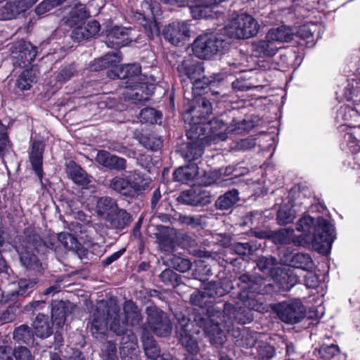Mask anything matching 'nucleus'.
Instances as JSON below:
<instances>
[{
	"instance_id": "nucleus-56",
	"label": "nucleus",
	"mask_w": 360,
	"mask_h": 360,
	"mask_svg": "<svg viewBox=\"0 0 360 360\" xmlns=\"http://www.w3.org/2000/svg\"><path fill=\"white\" fill-rule=\"evenodd\" d=\"M178 277L179 275L175 273L174 271L169 269H167L162 271L160 274V280L165 284L168 285L175 286L178 284Z\"/></svg>"
},
{
	"instance_id": "nucleus-64",
	"label": "nucleus",
	"mask_w": 360,
	"mask_h": 360,
	"mask_svg": "<svg viewBox=\"0 0 360 360\" xmlns=\"http://www.w3.org/2000/svg\"><path fill=\"white\" fill-rule=\"evenodd\" d=\"M103 356L105 360H116L117 359V347L114 342L108 341L105 343Z\"/></svg>"
},
{
	"instance_id": "nucleus-42",
	"label": "nucleus",
	"mask_w": 360,
	"mask_h": 360,
	"mask_svg": "<svg viewBox=\"0 0 360 360\" xmlns=\"http://www.w3.org/2000/svg\"><path fill=\"white\" fill-rule=\"evenodd\" d=\"M146 312L147 314L146 323L151 330H153L160 320L167 316L164 311L154 305L147 307Z\"/></svg>"
},
{
	"instance_id": "nucleus-27",
	"label": "nucleus",
	"mask_w": 360,
	"mask_h": 360,
	"mask_svg": "<svg viewBox=\"0 0 360 360\" xmlns=\"http://www.w3.org/2000/svg\"><path fill=\"white\" fill-rule=\"evenodd\" d=\"M124 319L128 326L139 327L143 320L140 309L131 300H127L123 304Z\"/></svg>"
},
{
	"instance_id": "nucleus-44",
	"label": "nucleus",
	"mask_w": 360,
	"mask_h": 360,
	"mask_svg": "<svg viewBox=\"0 0 360 360\" xmlns=\"http://www.w3.org/2000/svg\"><path fill=\"white\" fill-rule=\"evenodd\" d=\"M205 330L209 335L212 343L222 345L225 342V335L220 327L219 323H212L210 325H207Z\"/></svg>"
},
{
	"instance_id": "nucleus-6",
	"label": "nucleus",
	"mask_w": 360,
	"mask_h": 360,
	"mask_svg": "<svg viewBox=\"0 0 360 360\" xmlns=\"http://www.w3.org/2000/svg\"><path fill=\"white\" fill-rule=\"evenodd\" d=\"M279 319L288 323H296L300 321L305 315V307L300 300L282 302L271 305Z\"/></svg>"
},
{
	"instance_id": "nucleus-59",
	"label": "nucleus",
	"mask_w": 360,
	"mask_h": 360,
	"mask_svg": "<svg viewBox=\"0 0 360 360\" xmlns=\"http://www.w3.org/2000/svg\"><path fill=\"white\" fill-rule=\"evenodd\" d=\"M172 264L174 268L180 272H186L191 268V262L184 258L175 257L172 259Z\"/></svg>"
},
{
	"instance_id": "nucleus-18",
	"label": "nucleus",
	"mask_w": 360,
	"mask_h": 360,
	"mask_svg": "<svg viewBox=\"0 0 360 360\" xmlns=\"http://www.w3.org/2000/svg\"><path fill=\"white\" fill-rule=\"evenodd\" d=\"M108 320L110 330L117 335L124 336L129 333L128 324L115 306L108 309Z\"/></svg>"
},
{
	"instance_id": "nucleus-58",
	"label": "nucleus",
	"mask_w": 360,
	"mask_h": 360,
	"mask_svg": "<svg viewBox=\"0 0 360 360\" xmlns=\"http://www.w3.org/2000/svg\"><path fill=\"white\" fill-rule=\"evenodd\" d=\"M339 353V348L337 345H322L319 349L321 357L326 360H330Z\"/></svg>"
},
{
	"instance_id": "nucleus-45",
	"label": "nucleus",
	"mask_w": 360,
	"mask_h": 360,
	"mask_svg": "<svg viewBox=\"0 0 360 360\" xmlns=\"http://www.w3.org/2000/svg\"><path fill=\"white\" fill-rule=\"evenodd\" d=\"M295 218V210L290 204L281 205L277 212V221L280 225L292 223Z\"/></svg>"
},
{
	"instance_id": "nucleus-34",
	"label": "nucleus",
	"mask_w": 360,
	"mask_h": 360,
	"mask_svg": "<svg viewBox=\"0 0 360 360\" xmlns=\"http://www.w3.org/2000/svg\"><path fill=\"white\" fill-rule=\"evenodd\" d=\"M198 174V167L195 164L180 167L174 172V180L188 184V182L192 181Z\"/></svg>"
},
{
	"instance_id": "nucleus-63",
	"label": "nucleus",
	"mask_w": 360,
	"mask_h": 360,
	"mask_svg": "<svg viewBox=\"0 0 360 360\" xmlns=\"http://www.w3.org/2000/svg\"><path fill=\"white\" fill-rule=\"evenodd\" d=\"M205 294L208 298L221 297L225 294V290L217 283H209L205 289Z\"/></svg>"
},
{
	"instance_id": "nucleus-39",
	"label": "nucleus",
	"mask_w": 360,
	"mask_h": 360,
	"mask_svg": "<svg viewBox=\"0 0 360 360\" xmlns=\"http://www.w3.org/2000/svg\"><path fill=\"white\" fill-rule=\"evenodd\" d=\"M24 9L15 0H11L4 6L0 7V20H10L16 18Z\"/></svg>"
},
{
	"instance_id": "nucleus-36",
	"label": "nucleus",
	"mask_w": 360,
	"mask_h": 360,
	"mask_svg": "<svg viewBox=\"0 0 360 360\" xmlns=\"http://www.w3.org/2000/svg\"><path fill=\"white\" fill-rule=\"evenodd\" d=\"M225 0H199V4L192 9V13L195 18H207L212 16L210 13L212 7Z\"/></svg>"
},
{
	"instance_id": "nucleus-20",
	"label": "nucleus",
	"mask_w": 360,
	"mask_h": 360,
	"mask_svg": "<svg viewBox=\"0 0 360 360\" xmlns=\"http://www.w3.org/2000/svg\"><path fill=\"white\" fill-rule=\"evenodd\" d=\"M188 319H183L176 326L177 333L182 346L190 353H197L199 349L198 344L188 332Z\"/></svg>"
},
{
	"instance_id": "nucleus-9",
	"label": "nucleus",
	"mask_w": 360,
	"mask_h": 360,
	"mask_svg": "<svg viewBox=\"0 0 360 360\" xmlns=\"http://www.w3.org/2000/svg\"><path fill=\"white\" fill-rule=\"evenodd\" d=\"M140 73L141 67L138 64H127L120 67H115L108 72V76L113 79H121L119 86L128 89L130 85L138 82L137 77Z\"/></svg>"
},
{
	"instance_id": "nucleus-62",
	"label": "nucleus",
	"mask_w": 360,
	"mask_h": 360,
	"mask_svg": "<svg viewBox=\"0 0 360 360\" xmlns=\"http://www.w3.org/2000/svg\"><path fill=\"white\" fill-rule=\"evenodd\" d=\"M56 6L58 4L56 0H44L36 7L35 13L38 15H41Z\"/></svg>"
},
{
	"instance_id": "nucleus-4",
	"label": "nucleus",
	"mask_w": 360,
	"mask_h": 360,
	"mask_svg": "<svg viewBox=\"0 0 360 360\" xmlns=\"http://www.w3.org/2000/svg\"><path fill=\"white\" fill-rule=\"evenodd\" d=\"M46 244L43 243L39 235L33 233L26 236L25 239L16 246L15 249L18 252L20 262L27 270L35 274L42 271V264L35 255V251L39 252Z\"/></svg>"
},
{
	"instance_id": "nucleus-50",
	"label": "nucleus",
	"mask_w": 360,
	"mask_h": 360,
	"mask_svg": "<svg viewBox=\"0 0 360 360\" xmlns=\"http://www.w3.org/2000/svg\"><path fill=\"white\" fill-rule=\"evenodd\" d=\"M51 317L53 319V323H55L58 328L63 326L66 318V310L63 303H60L53 307Z\"/></svg>"
},
{
	"instance_id": "nucleus-8",
	"label": "nucleus",
	"mask_w": 360,
	"mask_h": 360,
	"mask_svg": "<svg viewBox=\"0 0 360 360\" xmlns=\"http://www.w3.org/2000/svg\"><path fill=\"white\" fill-rule=\"evenodd\" d=\"M177 71L181 79L183 88L189 85V82L195 78L202 77L204 72L202 63L188 56L178 65Z\"/></svg>"
},
{
	"instance_id": "nucleus-57",
	"label": "nucleus",
	"mask_w": 360,
	"mask_h": 360,
	"mask_svg": "<svg viewBox=\"0 0 360 360\" xmlns=\"http://www.w3.org/2000/svg\"><path fill=\"white\" fill-rule=\"evenodd\" d=\"M190 302L193 305L203 308L207 306L209 301L204 290L203 292L195 291L192 293L190 297Z\"/></svg>"
},
{
	"instance_id": "nucleus-21",
	"label": "nucleus",
	"mask_w": 360,
	"mask_h": 360,
	"mask_svg": "<svg viewBox=\"0 0 360 360\" xmlns=\"http://www.w3.org/2000/svg\"><path fill=\"white\" fill-rule=\"evenodd\" d=\"M65 169L68 176L82 187H86L91 181V176L75 161L67 162Z\"/></svg>"
},
{
	"instance_id": "nucleus-3",
	"label": "nucleus",
	"mask_w": 360,
	"mask_h": 360,
	"mask_svg": "<svg viewBox=\"0 0 360 360\" xmlns=\"http://www.w3.org/2000/svg\"><path fill=\"white\" fill-rule=\"evenodd\" d=\"M224 35L218 33L199 35L192 45L195 56L202 59H211L223 54L229 49L231 44Z\"/></svg>"
},
{
	"instance_id": "nucleus-32",
	"label": "nucleus",
	"mask_w": 360,
	"mask_h": 360,
	"mask_svg": "<svg viewBox=\"0 0 360 360\" xmlns=\"http://www.w3.org/2000/svg\"><path fill=\"white\" fill-rule=\"evenodd\" d=\"M38 74L39 72L34 68L26 69L19 75L15 82V86L20 91L30 89L32 84L36 83Z\"/></svg>"
},
{
	"instance_id": "nucleus-61",
	"label": "nucleus",
	"mask_w": 360,
	"mask_h": 360,
	"mask_svg": "<svg viewBox=\"0 0 360 360\" xmlns=\"http://www.w3.org/2000/svg\"><path fill=\"white\" fill-rule=\"evenodd\" d=\"M13 356L15 360H34L31 352L23 346L15 347L13 350Z\"/></svg>"
},
{
	"instance_id": "nucleus-51",
	"label": "nucleus",
	"mask_w": 360,
	"mask_h": 360,
	"mask_svg": "<svg viewBox=\"0 0 360 360\" xmlns=\"http://www.w3.org/2000/svg\"><path fill=\"white\" fill-rule=\"evenodd\" d=\"M89 16L88 11L84 5L79 4L70 11V22L77 25Z\"/></svg>"
},
{
	"instance_id": "nucleus-43",
	"label": "nucleus",
	"mask_w": 360,
	"mask_h": 360,
	"mask_svg": "<svg viewBox=\"0 0 360 360\" xmlns=\"http://www.w3.org/2000/svg\"><path fill=\"white\" fill-rule=\"evenodd\" d=\"M146 312L147 314L146 323L151 330H153L160 320L167 316L164 311L154 305L147 307Z\"/></svg>"
},
{
	"instance_id": "nucleus-54",
	"label": "nucleus",
	"mask_w": 360,
	"mask_h": 360,
	"mask_svg": "<svg viewBox=\"0 0 360 360\" xmlns=\"http://www.w3.org/2000/svg\"><path fill=\"white\" fill-rule=\"evenodd\" d=\"M271 280L277 283L278 288L287 290L292 286V285L290 286L288 285V275L286 272L281 269H271Z\"/></svg>"
},
{
	"instance_id": "nucleus-10",
	"label": "nucleus",
	"mask_w": 360,
	"mask_h": 360,
	"mask_svg": "<svg viewBox=\"0 0 360 360\" xmlns=\"http://www.w3.org/2000/svg\"><path fill=\"white\" fill-rule=\"evenodd\" d=\"M223 79V75L219 73L212 74L210 77L203 76L193 79L189 85L184 88V96L188 101L197 99V97L204 94L209 85Z\"/></svg>"
},
{
	"instance_id": "nucleus-7",
	"label": "nucleus",
	"mask_w": 360,
	"mask_h": 360,
	"mask_svg": "<svg viewBox=\"0 0 360 360\" xmlns=\"http://www.w3.org/2000/svg\"><path fill=\"white\" fill-rule=\"evenodd\" d=\"M11 58L15 66L26 67L31 64L37 56V48L30 42L21 41L11 46Z\"/></svg>"
},
{
	"instance_id": "nucleus-40",
	"label": "nucleus",
	"mask_w": 360,
	"mask_h": 360,
	"mask_svg": "<svg viewBox=\"0 0 360 360\" xmlns=\"http://www.w3.org/2000/svg\"><path fill=\"white\" fill-rule=\"evenodd\" d=\"M131 187L134 198L138 196L149 186L150 179L139 172H134L129 176Z\"/></svg>"
},
{
	"instance_id": "nucleus-37",
	"label": "nucleus",
	"mask_w": 360,
	"mask_h": 360,
	"mask_svg": "<svg viewBox=\"0 0 360 360\" xmlns=\"http://www.w3.org/2000/svg\"><path fill=\"white\" fill-rule=\"evenodd\" d=\"M289 265L307 271H311L314 268V263L310 255L302 252L292 255L289 259Z\"/></svg>"
},
{
	"instance_id": "nucleus-14",
	"label": "nucleus",
	"mask_w": 360,
	"mask_h": 360,
	"mask_svg": "<svg viewBox=\"0 0 360 360\" xmlns=\"http://www.w3.org/2000/svg\"><path fill=\"white\" fill-rule=\"evenodd\" d=\"M108 314H105L104 309L96 308L92 314L89 331L92 336L98 340L104 339L108 330Z\"/></svg>"
},
{
	"instance_id": "nucleus-13",
	"label": "nucleus",
	"mask_w": 360,
	"mask_h": 360,
	"mask_svg": "<svg viewBox=\"0 0 360 360\" xmlns=\"http://www.w3.org/2000/svg\"><path fill=\"white\" fill-rule=\"evenodd\" d=\"M141 8L143 13H137L134 18L143 27L150 39H153L154 36L159 34V29L153 20V11L151 5L148 1L142 3Z\"/></svg>"
},
{
	"instance_id": "nucleus-41",
	"label": "nucleus",
	"mask_w": 360,
	"mask_h": 360,
	"mask_svg": "<svg viewBox=\"0 0 360 360\" xmlns=\"http://www.w3.org/2000/svg\"><path fill=\"white\" fill-rule=\"evenodd\" d=\"M142 342L144 352L149 359L160 360L162 356H160V348L152 336L144 333L142 336Z\"/></svg>"
},
{
	"instance_id": "nucleus-19",
	"label": "nucleus",
	"mask_w": 360,
	"mask_h": 360,
	"mask_svg": "<svg viewBox=\"0 0 360 360\" xmlns=\"http://www.w3.org/2000/svg\"><path fill=\"white\" fill-rule=\"evenodd\" d=\"M100 31V25L96 20H91L77 25L71 33V38L75 41H81L95 36Z\"/></svg>"
},
{
	"instance_id": "nucleus-17",
	"label": "nucleus",
	"mask_w": 360,
	"mask_h": 360,
	"mask_svg": "<svg viewBox=\"0 0 360 360\" xmlns=\"http://www.w3.org/2000/svg\"><path fill=\"white\" fill-rule=\"evenodd\" d=\"M153 85L148 86L146 84L136 82L130 85L128 89H125L122 94L125 98L134 101L135 103L145 101L153 94Z\"/></svg>"
},
{
	"instance_id": "nucleus-24",
	"label": "nucleus",
	"mask_w": 360,
	"mask_h": 360,
	"mask_svg": "<svg viewBox=\"0 0 360 360\" xmlns=\"http://www.w3.org/2000/svg\"><path fill=\"white\" fill-rule=\"evenodd\" d=\"M53 326L52 320L44 314H39L32 323L34 333L41 339H46L52 335Z\"/></svg>"
},
{
	"instance_id": "nucleus-11",
	"label": "nucleus",
	"mask_w": 360,
	"mask_h": 360,
	"mask_svg": "<svg viewBox=\"0 0 360 360\" xmlns=\"http://www.w3.org/2000/svg\"><path fill=\"white\" fill-rule=\"evenodd\" d=\"M182 204L191 206H205L212 202V195L209 191L200 188L183 191L177 198Z\"/></svg>"
},
{
	"instance_id": "nucleus-1",
	"label": "nucleus",
	"mask_w": 360,
	"mask_h": 360,
	"mask_svg": "<svg viewBox=\"0 0 360 360\" xmlns=\"http://www.w3.org/2000/svg\"><path fill=\"white\" fill-rule=\"evenodd\" d=\"M296 230L302 233L297 236L295 245H311L319 253L328 255L330 252L335 235L329 220L321 217L314 219L306 215L298 220Z\"/></svg>"
},
{
	"instance_id": "nucleus-5",
	"label": "nucleus",
	"mask_w": 360,
	"mask_h": 360,
	"mask_svg": "<svg viewBox=\"0 0 360 360\" xmlns=\"http://www.w3.org/2000/svg\"><path fill=\"white\" fill-rule=\"evenodd\" d=\"M259 25L250 15L237 14L224 27V34L237 39H249L258 32Z\"/></svg>"
},
{
	"instance_id": "nucleus-22",
	"label": "nucleus",
	"mask_w": 360,
	"mask_h": 360,
	"mask_svg": "<svg viewBox=\"0 0 360 360\" xmlns=\"http://www.w3.org/2000/svg\"><path fill=\"white\" fill-rule=\"evenodd\" d=\"M131 41L128 29L114 27L107 35L106 44L109 47L119 48L127 45Z\"/></svg>"
},
{
	"instance_id": "nucleus-35",
	"label": "nucleus",
	"mask_w": 360,
	"mask_h": 360,
	"mask_svg": "<svg viewBox=\"0 0 360 360\" xmlns=\"http://www.w3.org/2000/svg\"><path fill=\"white\" fill-rule=\"evenodd\" d=\"M121 61V57L118 52L108 53L103 57L95 60L91 65L90 68L94 71H98L108 68Z\"/></svg>"
},
{
	"instance_id": "nucleus-47",
	"label": "nucleus",
	"mask_w": 360,
	"mask_h": 360,
	"mask_svg": "<svg viewBox=\"0 0 360 360\" xmlns=\"http://www.w3.org/2000/svg\"><path fill=\"white\" fill-rule=\"evenodd\" d=\"M292 29L285 25L271 28V41H288L292 39Z\"/></svg>"
},
{
	"instance_id": "nucleus-60",
	"label": "nucleus",
	"mask_w": 360,
	"mask_h": 360,
	"mask_svg": "<svg viewBox=\"0 0 360 360\" xmlns=\"http://www.w3.org/2000/svg\"><path fill=\"white\" fill-rule=\"evenodd\" d=\"M75 69L72 65H68L61 68L56 75V79L59 82H65L75 74Z\"/></svg>"
},
{
	"instance_id": "nucleus-16",
	"label": "nucleus",
	"mask_w": 360,
	"mask_h": 360,
	"mask_svg": "<svg viewBox=\"0 0 360 360\" xmlns=\"http://www.w3.org/2000/svg\"><path fill=\"white\" fill-rule=\"evenodd\" d=\"M96 161L105 167L117 171H123L127 167V161L124 158L112 155L104 150L98 151Z\"/></svg>"
},
{
	"instance_id": "nucleus-49",
	"label": "nucleus",
	"mask_w": 360,
	"mask_h": 360,
	"mask_svg": "<svg viewBox=\"0 0 360 360\" xmlns=\"http://www.w3.org/2000/svg\"><path fill=\"white\" fill-rule=\"evenodd\" d=\"M205 219L206 216L202 214H179L178 221L184 225L195 228L202 225V224L205 222Z\"/></svg>"
},
{
	"instance_id": "nucleus-26",
	"label": "nucleus",
	"mask_w": 360,
	"mask_h": 360,
	"mask_svg": "<svg viewBox=\"0 0 360 360\" xmlns=\"http://www.w3.org/2000/svg\"><path fill=\"white\" fill-rule=\"evenodd\" d=\"M37 283V278H21L18 283V290L4 293L3 297L5 298V301L14 300L18 295L26 297L34 290Z\"/></svg>"
},
{
	"instance_id": "nucleus-38",
	"label": "nucleus",
	"mask_w": 360,
	"mask_h": 360,
	"mask_svg": "<svg viewBox=\"0 0 360 360\" xmlns=\"http://www.w3.org/2000/svg\"><path fill=\"white\" fill-rule=\"evenodd\" d=\"M203 138L196 141L188 143L184 148L181 150V155L188 161H193L198 159L204 153L202 140Z\"/></svg>"
},
{
	"instance_id": "nucleus-28",
	"label": "nucleus",
	"mask_w": 360,
	"mask_h": 360,
	"mask_svg": "<svg viewBox=\"0 0 360 360\" xmlns=\"http://www.w3.org/2000/svg\"><path fill=\"white\" fill-rule=\"evenodd\" d=\"M46 243L45 246L50 249L56 250L58 243H61L66 249H74L77 247V240L75 236L69 233L61 232L58 234V236L51 238L48 241H43Z\"/></svg>"
},
{
	"instance_id": "nucleus-53",
	"label": "nucleus",
	"mask_w": 360,
	"mask_h": 360,
	"mask_svg": "<svg viewBox=\"0 0 360 360\" xmlns=\"http://www.w3.org/2000/svg\"><path fill=\"white\" fill-rule=\"evenodd\" d=\"M172 329L171 321L166 316L158 323L152 331L158 336L166 337L171 333Z\"/></svg>"
},
{
	"instance_id": "nucleus-15",
	"label": "nucleus",
	"mask_w": 360,
	"mask_h": 360,
	"mask_svg": "<svg viewBox=\"0 0 360 360\" xmlns=\"http://www.w3.org/2000/svg\"><path fill=\"white\" fill-rule=\"evenodd\" d=\"M139 350L134 333L129 331L120 340V354L122 360H137Z\"/></svg>"
},
{
	"instance_id": "nucleus-12",
	"label": "nucleus",
	"mask_w": 360,
	"mask_h": 360,
	"mask_svg": "<svg viewBox=\"0 0 360 360\" xmlns=\"http://www.w3.org/2000/svg\"><path fill=\"white\" fill-rule=\"evenodd\" d=\"M189 27L186 22H173L164 29L166 40L174 45H179L189 37Z\"/></svg>"
},
{
	"instance_id": "nucleus-30",
	"label": "nucleus",
	"mask_w": 360,
	"mask_h": 360,
	"mask_svg": "<svg viewBox=\"0 0 360 360\" xmlns=\"http://www.w3.org/2000/svg\"><path fill=\"white\" fill-rule=\"evenodd\" d=\"M118 207L115 200L108 196H103L98 199L96 205V212L97 214L105 219L112 212Z\"/></svg>"
},
{
	"instance_id": "nucleus-52",
	"label": "nucleus",
	"mask_w": 360,
	"mask_h": 360,
	"mask_svg": "<svg viewBox=\"0 0 360 360\" xmlns=\"http://www.w3.org/2000/svg\"><path fill=\"white\" fill-rule=\"evenodd\" d=\"M139 118L141 122L153 124L158 122L161 116L154 108H146L141 110Z\"/></svg>"
},
{
	"instance_id": "nucleus-55",
	"label": "nucleus",
	"mask_w": 360,
	"mask_h": 360,
	"mask_svg": "<svg viewBox=\"0 0 360 360\" xmlns=\"http://www.w3.org/2000/svg\"><path fill=\"white\" fill-rule=\"evenodd\" d=\"M141 142L145 148L151 150H158L162 145L161 138L153 134L148 136H143L141 139Z\"/></svg>"
},
{
	"instance_id": "nucleus-25",
	"label": "nucleus",
	"mask_w": 360,
	"mask_h": 360,
	"mask_svg": "<svg viewBox=\"0 0 360 360\" xmlns=\"http://www.w3.org/2000/svg\"><path fill=\"white\" fill-rule=\"evenodd\" d=\"M105 221L112 229L122 230L131 221V217L124 209L117 207Z\"/></svg>"
},
{
	"instance_id": "nucleus-23",
	"label": "nucleus",
	"mask_w": 360,
	"mask_h": 360,
	"mask_svg": "<svg viewBox=\"0 0 360 360\" xmlns=\"http://www.w3.org/2000/svg\"><path fill=\"white\" fill-rule=\"evenodd\" d=\"M44 153V144L40 141H34L31 144L29 151V158L32 167L39 177L41 179L43 176L42 160Z\"/></svg>"
},
{
	"instance_id": "nucleus-48",
	"label": "nucleus",
	"mask_w": 360,
	"mask_h": 360,
	"mask_svg": "<svg viewBox=\"0 0 360 360\" xmlns=\"http://www.w3.org/2000/svg\"><path fill=\"white\" fill-rule=\"evenodd\" d=\"M254 127V123L250 120L243 119L236 122L233 120L232 123L224 130L229 132H235L236 134H243L249 131Z\"/></svg>"
},
{
	"instance_id": "nucleus-31",
	"label": "nucleus",
	"mask_w": 360,
	"mask_h": 360,
	"mask_svg": "<svg viewBox=\"0 0 360 360\" xmlns=\"http://www.w3.org/2000/svg\"><path fill=\"white\" fill-rule=\"evenodd\" d=\"M240 200L237 189H231L220 195L215 202V207L220 210L232 208Z\"/></svg>"
},
{
	"instance_id": "nucleus-29",
	"label": "nucleus",
	"mask_w": 360,
	"mask_h": 360,
	"mask_svg": "<svg viewBox=\"0 0 360 360\" xmlns=\"http://www.w3.org/2000/svg\"><path fill=\"white\" fill-rule=\"evenodd\" d=\"M108 186L122 195L134 198L129 178L116 176L110 180Z\"/></svg>"
},
{
	"instance_id": "nucleus-46",
	"label": "nucleus",
	"mask_w": 360,
	"mask_h": 360,
	"mask_svg": "<svg viewBox=\"0 0 360 360\" xmlns=\"http://www.w3.org/2000/svg\"><path fill=\"white\" fill-rule=\"evenodd\" d=\"M297 237L294 235V230L292 229H281L278 231L271 233V239L275 243L290 244L293 243Z\"/></svg>"
},
{
	"instance_id": "nucleus-2",
	"label": "nucleus",
	"mask_w": 360,
	"mask_h": 360,
	"mask_svg": "<svg viewBox=\"0 0 360 360\" xmlns=\"http://www.w3.org/2000/svg\"><path fill=\"white\" fill-rule=\"evenodd\" d=\"M243 284L240 285L241 291L237 297L233 298V303L224 304L223 310V320L225 323H232L236 320L238 323H245L249 319L247 317L248 310H255L260 312L267 311V308L258 300L255 299L252 290L253 283L252 277L248 274H243L239 277Z\"/></svg>"
},
{
	"instance_id": "nucleus-33",
	"label": "nucleus",
	"mask_w": 360,
	"mask_h": 360,
	"mask_svg": "<svg viewBox=\"0 0 360 360\" xmlns=\"http://www.w3.org/2000/svg\"><path fill=\"white\" fill-rule=\"evenodd\" d=\"M13 338L19 343H24L28 346L33 345L34 342V333L28 325L22 324L14 329Z\"/></svg>"
}]
</instances>
